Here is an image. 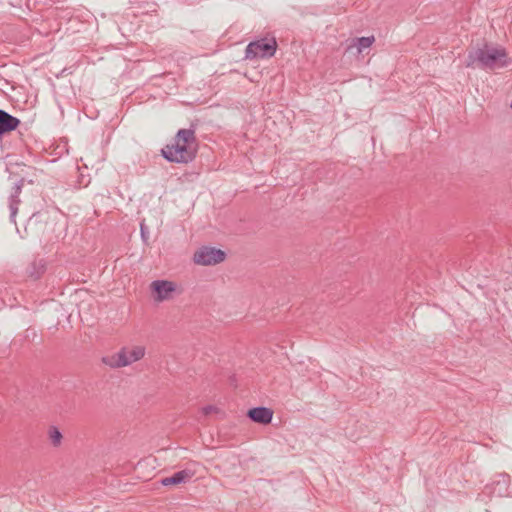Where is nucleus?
<instances>
[{
    "label": "nucleus",
    "instance_id": "f03ea898",
    "mask_svg": "<svg viewBox=\"0 0 512 512\" xmlns=\"http://www.w3.org/2000/svg\"><path fill=\"white\" fill-rule=\"evenodd\" d=\"M508 65L507 53L504 48L485 44L481 48L469 51L467 67H479L481 69L503 68Z\"/></svg>",
    "mask_w": 512,
    "mask_h": 512
},
{
    "label": "nucleus",
    "instance_id": "ddd939ff",
    "mask_svg": "<svg viewBox=\"0 0 512 512\" xmlns=\"http://www.w3.org/2000/svg\"><path fill=\"white\" fill-rule=\"evenodd\" d=\"M49 438L54 446H59L62 440V434L56 427L49 429Z\"/></svg>",
    "mask_w": 512,
    "mask_h": 512
},
{
    "label": "nucleus",
    "instance_id": "dca6fc26",
    "mask_svg": "<svg viewBox=\"0 0 512 512\" xmlns=\"http://www.w3.org/2000/svg\"><path fill=\"white\" fill-rule=\"evenodd\" d=\"M141 235H142V237H145V235H146V232L144 231L143 224H141Z\"/></svg>",
    "mask_w": 512,
    "mask_h": 512
},
{
    "label": "nucleus",
    "instance_id": "f257e3e1",
    "mask_svg": "<svg viewBox=\"0 0 512 512\" xmlns=\"http://www.w3.org/2000/svg\"><path fill=\"white\" fill-rule=\"evenodd\" d=\"M163 157L169 162L188 163L196 155V138L192 129H180L174 143L162 149Z\"/></svg>",
    "mask_w": 512,
    "mask_h": 512
},
{
    "label": "nucleus",
    "instance_id": "0eeeda50",
    "mask_svg": "<svg viewBox=\"0 0 512 512\" xmlns=\"http://www.w3.org/2000/svg\"><path fill=\"white\" fill-rule=\"evenodd\" d=\"M24 185V179L21 178L13 187L12 192L9 196V210H10V220L15 223V218L18 213V206L21 202L19 196L22 192V188Z\"/></svg>",
    "mask_w": 512,
    "mask_h": 512
},
{
    "label": "nucleus",
    "instance_id": "9b49d317",
    "mask_svg": "<svg viewBox=\"0 0 512 512\" xmlns=\"http://www.w3.org/2000/svg\"><path fill=\"white\" fill-rule=\"evenodd\" d=\"M510 483V476L508 474L500 475V478L494 482V493L498 496H509L508 486Z\"/></svg>",
    "mask_w": 512,
    "mask_h": 512
},
{
    "label": "nucleus",
    "instance_id": "9d476101",
    "mask_svg": "<svg viewBox=\"0 0 512 512\" xmlns=\"http://www.w3.org/2000/svg\"><path fill=\"white\" fill-rule=\"evenodd\" d=\"M194 476V472L189 469H184L174 473L170 477H165L161 480V484L163 486L169 485H178L181 483H186Z\"/></svg>",
    "mask_w": 512,
    "mask_h": 512
},
{
    "label": "nucleus",
    "instance_id": "39448f33",
    "mask_svg": "<svg viewBox=\"0 0 512 512\" xmlns=\"http://www.w3.org/2000/svg\"><path fill=\"white\" fill-rule=\"evenodd\" d=\"M225 252L214 247H201L193 256V261L202 266L216 265L225 260Z\"/></svg>",
    "mask_w": 512,
    "mask_h": 512
},
{
    "label": "nucleus",
    "instance_id": "2eb2a0df",
    "mask_svg": "<svg viewBox=\"0 0 512 512\" xmlns=\"http://www.w3.org/2000/svg\"><path fill=\"white\" fill-rule=\"evenodd\" d=\"M216 410H217L216 407L210 406V405L202 408V412L204 415H209Z\"/></svg>",
    "mask_w": 512,
    "mask_h": 512
},
{
    "label": "nucleus",
    "instance_id": "4468645a",
    "mask_svg": "<svg viewBox=\"0 0 512 512\" xmlns=\"http://www.w3.org/2000/svg\"><path fill=\"white\" fill-rule=\"evenodd\" d=\"M33 268H35V269L37 268V271L36 272H30V276L33 277L34 279H37L44 272L45 265H44L43 261L40 260L38 263L37 262L33 263Z\"/></svg>",
    "mask_w": 512,
    "mask_h": 512
},
{
    "label": "nucleus",
    "instance_id": "6e6552de",
    "mask_svg": "<svg viewBox=\"0 0 512 512\" xmlns=\"http://www.w3.org/2000/svg\"><path fill=\"white\" fill-rule=\"evenodd\" d=\"M247 416L255 423L269 424L273 418V411L267 407H255L248 411Z\"/></svg>",
    "mask_w": 512,
    "mask_h": 512
},
{
    "label": "nucleus",
    "instance_id": "20e7f679",
    "mask_svg": "<svg viewBox=\"0 0 512 512\" xmlns=\"http://www.w3.org/2000/svg\"><path fill=\"white\" fill-rule=\"evenodd\" d=\"M275 39H261L248 44L245 51L246 59L271 57L276 52Z\"/></svg>",
    "mask_w": 512,
    "mask_h": 512
},
{
    "label": "nucleus",
    "instance_id": "f8f14e48",
    "mask_svg": "<svg viewBox=\"0 0 512 512\" xmlns=\"http://www.w3.org/2000/svg\"><path fill=\"white\" fill-rule=\"evenodd\" d=\"M374 41V36L360 37L353 40V46H356L357 52L361 53L364 49L369 48Z\"/></svg>",
    "mask_w": 512,
    "mask_h": 512
},
{
    "label": "nucleus",
    "instance_id": "1a4fd4ad",
    "mask_svg": "<svg viewBox=\"0 0 512 512\" xmlns=\"http://www.w3.org/2000/svg\"><path fill=\"white\" fill-rule=\"evenodd\" d=\"M20 124V120L4 110H0V135L15 130Z\"/></svg>",
    "mask_w": 512,
    "mask_h": 512
},
{
    "label": "nucleus",
    "instance_id": "7ed1b4c3",
    "mask_svg": "<svg viewBox=\"0 0 512 512\" xmlns=\"http://www.w3.org/2000/svg\"><path fill=\"white\" fill-rule=\"evenodd\" d=\"M145 356V347L141 345L122 347L117 353L104 357L103 363L110 368H122L141 360Z\"/></svg>",
    "mask_w": 512,
    "mask_h": 512
},
{
    "label": "nucleus",
    "instance_id": "423d86ee",
    "mask_svg": "<svg viewBox=\"0 0 512 512\" xmlns=\"http://www.w3.org/2000/svg\"><path fill=\"white\" fill-rule=\"evenodd\" d=\"M151 289L155 293V301L163 302L173 297L176 291V284L167 280H155L151 283Z\"/></svg>",
    "mask_w": 512,
    "mask_h": 512
}]
</instances>
